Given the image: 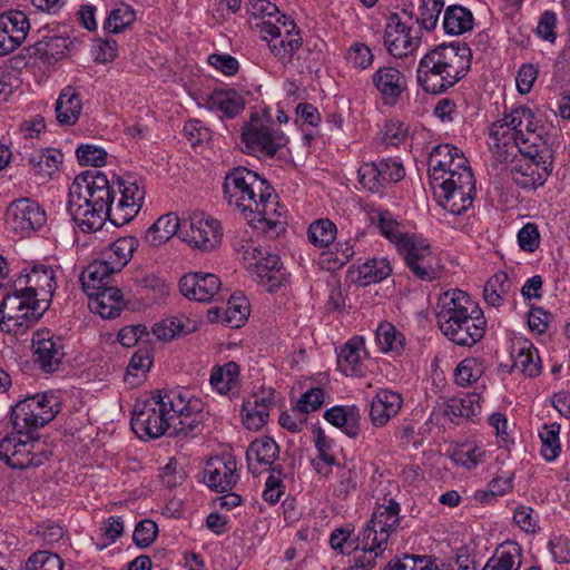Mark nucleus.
I'll return each instance as SVG.
<instances>
[{"mask_svg":"<svg viewBox=\"0 0 570 570\" xmlns=\"http://www.w3.org/2000/svg\"><path fill=\"white\" fill-rule=\"evenodd\" d=\"M538 120L533 110L520 105L505 112L489 127L488 145L500 163L512 161L510 169L513 181L524 189L542 186L552 171L550 156L531 154L522 145L535 146L540 140Z\"/></svg>","mask_w":570,"mask_h":570,"instance_id":"obj_1","label":"nucleus"},{"mask_svg":"<svg viewBox=\"0 0 570 570\" xmlns=\"http://www.w3.org/2000/svg\"><path fill=\"white\" fill-rule=\"evenodd\" d=\"M56 287L51 266L35 264L29 271L24 268L0 304V330L19 335L32 327L49 308Z\"/></svg>","mask_w":570,"mask_h":570,"instance_id":"obj_2","label":"nucleus"},{"mask_svg":"<svg viewBox=\"0 0 570 570\" xmlns=\"http://www.w3.org/2000/svg\"><path fill=\"white\" fill-rule=\"evenodd\" d=\"M224 197L247 224L271 237L284 228L282 207L272 185L245 167L230 170L224 180Z\"/></svg>","mask_w":570,"mask_h":570,"instance_id":"obj_3","label":"nucleus"},{"mask_svg":"<svg viewBox=\"0 0 570 570\" xmlns=\"http://www.w3.org/2000/svg\"><path fill=\"white\" fill-rule=\"evenodd\" d=\"M370 218L380 234L394 245L414 276L422 281L438 277L439 257L428 237L415 232L409 224L397 220L387 209H373Z\"/></svg>","mask_w":570,"mask_h":570,"instance_id":"obj_4","label":"nucleus"},{"mask_svg":"<svg viewBox=\"0 0 570 570\" xmlns=\"http://www.w3.org/2000/svg\"><path fill=\"white\" fill-rule=\"evenodd\" d=\"M116 186V180L110 184L100 170H88L76 178L69 189L67 209L82 232L101 229L107 218L112 224Z\"/></svg>","mask_w":570,"mask_h":570,"instance_id":"obj_5","label":"nucleus"},{"mask_svg":"<svg viewBox=\"0 0 570 570\" xmlns=\"http://www.w3.org/2000/svg\"><path fill=\"white\" fill-rule=\"evenodd\" d=\"M435 320L442 334L460 346H473L485 334L483 311L466 292L450 288L436 301Z\"/></svg>","mask_w":570,"mask_h":570,"instance_id":"obj_6","label":"nucleus"},{"mask_svg":"<svg viewBox=\"0 0 570 570\" xmlns=\"http://www.w3.org/2000/svg\"><path fill=\"white\" fill-rule=\"evenodd\" d=\"M472 53L466 45H440L419 61L416 80L428 94H441L458 83L470 70Z\"/></svg>","mask_w":570,"mask_h":570,"instance_id":"obj_7","label":"nucleus"},{"mask_svg":"<svg viewBox=\"0 0 570 570\" xmlns=\"http://www.w3.org/2000/svg\"><path fill=\"white\" fill-rule=\"evenodd\" d=\"M178 390L157 391L150 397L135 404L130 425L141 440L157 439L170 430L174 413H181L186 405Z\"/></svg>","mask_w":570,"mask_h":570,"instance_id":"obj_8","label":"nucleus"},{"mask_svg":"<svg viewBox=\"0 0 570 570\" xmlns=\"http://www.w3.org/2000/svg\"><path fill=\"white\" fill-rule=\"evenodd\" d=\"M232 247L236 259L261 286L273 292L283 284L285 274L279 256L263 247L248 232L235 235Z\"/></svg>","mask_w":570,"mask_h":570,"instance_id":"obj_9","label":"nucleus"},{"mask_svg":"<svg viewBox=\"0 0 570 570\" xmlns=\"http://www.w3.org/2000/svg\"><path fill=\"white\" fill-rule=\"evenodd\" d=\"M456 181L441 180L432 185L439 204L445 210L444 220L446 224L463 233L472 229V216L466 215L473 204L475 196V179L472 171L458 174Z\"/></svg>","mask_w":570,"mask_h":570,"instance_id":"obj_10","label":"nucleus"},{"mask_svg":"<svg viewBox=\"0 0 570 570\" xmlns=\"http://www.w3.org/2000/svg\"><path fill=\"white\" fill-rule=\"evenodd\" d=\"M61 411V404L53 392L37 393L18 401L11 406L9 422L14 434L39 438L37 432L50 423Z\"/></svg>","mask_w":570,"mask_h":570,"instance_id":"obj_11","label":"nucleus"},{"mask_svg":"<svg viewBox=\"0 0 570 570\" xmlns=\"http://www.w3.org/2000/svg\"><path fill=\"white\" fill-rule=\"evenodd\" d=\"M242 141L248 154L273 157L286 146L288 139L269 119L252 116L242 129Z\"/></svg>","mask_w":570,"mask_h":570,"instance_id":"obj_12","label":"nucleus"},{"mask_svg":"<svg viewBox=\"0 0 570 570\" xmlns=\"http://www.w3.org/2000/svg\"><path fill=\"white\" fill-rule=\"evenodd\" d=\"M401 507L393 499H383L376 503L372 518L361 530L357 540L365 541L370 547L382 548L386 550L389 539L401 525Z\"/></svg>","mask_w":570,"mask_h":570,"instance_id":"obj_13","label":"nucleus"},{"mask_svg":"<svg viewBox=\"0 0 570 570\" xmlns=\"http://www.w3.org/2000/svg\"><path fill=\"white\" fill-rule=\"evenodd\" d=\"M261 37L267 42L273 57L284 67L293 63L303 45V39L291 17L277 24H273L271 20L263 23Z\"/></svg>","mask_w":570,"mask_h":570,"instance_id":"obj_14","label":"nucleus"},{"mask_svg":"<svg viewBox=\"0 0 570 570\" xmlns=\"http://www.w3.org/2000/svg\"><path fill=\"white\" fill-rule=\"evenodd\" d=\"M216 463L219 464L216 465V492H227L216 497V502L222 509L229 511L242 504V497L236 492H229L239 480L237 459L230 444L216 445Z\"/></svg>","mask_w":570,"mask_h":570,"instance_id":"obj_15","label":"nucleus"},{"mask_svg":"<svg viewBox=\"0 0 570 570\" xmlns=\"http://www.w3.org/2000/svg\"><path fill=\"white\" fill-rule=\"evenodd\" d=\"M38 442L39 438H24V435L9 433L0 441V460L18 470L40 466L49 460L51 453L43 451L35 453Z\"/></svg>","mask_w":570,"mask_h":570,"instance_id":"obj_16","label":"nucleus"},{"mask_svg":"<svg viewBox=\"0 0 570 570\" xmlns=\"http://www.w3.org/2000/svg\"><path fill=\"white\" fill-rule=\"evenodd\" d=\"M116 193L119 197L112 207V225L122 226L129 223L138 214L145 199V189L141 188L136 179L121 178L116 179Z\"/></svg>","mask_w":570,"mask_h":570,"instance_id":"obj_17","label":"nucleus"},{"mask_svg":"<svg viewBox=\"0 0 570 570\" xmlns=\"http://www.w3.org/2000/svg\"><path fill=\"white\" fill-rule=\"evenodd\" d=\"M421 37L417 32L402 22L399 14L393 13L387 18L384 31V46L389 53L395 58H404L417 50Z\"/></svg>","mask_w":570,"mask_h":570,"instance_id":"obj_18","label":"nucleus"},{"mask_svg":"<svg viewBox=\"0 0 570 570\" xmlns=\"http://www.w3.org/2000/svg\"><path fill=\"white\" fill-rule=\"evenodd\" d=\"M453 166L455 169H461L459 173L472 171L469 161L464 154L454 145L440 144L432 148L429 154L428 170L431 185L440 183L446 174V168Z\"/></svg>","mask_w":570,"mask_h":570,"instance_id":"obj_19","label":"nucleus"},{"mask_svg":"<svg viewBox=\"0 0 570 570\" xmlns=\"http://www.w3.org/2000/svg\"><path fill=\"white\" fill-rule=\"evenodd\" d=\"M33 362L46 373L59 368L65 357V345L60 336L49 331H38L32 338Z\"/></svg>","mask_w":570,"mask_h":570,"instance_id":"obj_20","label":"nucleus"},{"mask_svg":"<svg viewBox=\"0 0 570 570\" xmlns=\"http://www.w3.org/2000/svg\"><path fill=\"white\" fill-rule=\"evenodd\" d=\"M276 404L275 390L262 387L243 403L242 422L249 431H259L267 423L269 411Z\"/></svg>","mask_w":570,"mask_h":570,"instance_id":"obj_21","label":"nucleus"},{"mask_svg":"<svg viewBox=\"0 0 570 570\" xmlns=\"http://www.w3.org/2000/svg\"><path fill=\"white\" fill-rule=\"evenodd\" d=\"M330 488L335 498H350L365 480V464L358 460H346L338 463L331 472Z\"/></svg>","mask_w":570,"mask_h":570,"instance_id":"obj_22","label":"nucleus"},{"mask_svg":"<svg viewBox=\"0 0 570 570\" xmlns=\"http://www.w3.org/2000/svg\"><path fill=\"white\" fill-rule=\"evenodd\" d=\"M371 80L386 106L399 104L403 94L407 90L405 75L394 66L379 67L372 73Z\"/></svg>","mask_w":570,"mask_h":570,"instance_id":"obj_23","label":"nucleus"},{"mask_svg":"<svg viewBox=\"0 0 570 570\" xmlns=\"http://www.w3.org/2000/svg\"><path fill=\"white\" fill-rule=\"evenodd\" d=\"M7 218L16 232L27 233L43 226L46 213L38 203L29 198H20L10 204Z\"/></svg>","mask_w":570,"mask_h":570,"instance_id":"obj_24","label":"nucleus"},{"mask_svg":"<svg viewBox=\"0 0 570 570\" xmlns=\"http://www.w3.org/2000/svg\"><path fill=\"white\" fill-rule=\"evenodd\" d=\"M214 219L204 210H194L188 218H181L180 238L193 247L208 250L213 247L208 230L213 229Z\"/></svg>","mask_w":570,"mask_h":570,"instance_id":"obj_25","label":"nucleus"},{"mask_svg":"<svg viewBox=\"0 0 570 570\" xmlns=\"http://www.w3.org/2000/svg\"><path fill=\"white\" fill-rule=\"evenodd\" d=\"M279 454V446L269 436H261L254 440L247 448L246 461L248 470L255 474L273 472V464Z\"/></svg>","mask_w":570,"mask_h":570,"instance_id":"obj_26","label":"nucleus"},{"mask_svg":"<svg viewBox=\"0 0 570 570\" xmlns=\"http://www.w3.org/2000/svg\"><path fill=\"white\" fill-rule=\"evenodd\" d=\"M403 405L402 395L391 389L376 391L370 403L368 417L375 428L385 426L391 419L395 417Z\"/></svg>","mask_w":570,"mask_h":570,"instance_id":"obj_27","label":"nucleus"},{"mask_svg":"<svg viewBox=\"0 0 570 570\" xmlns=\"http://www.w3.org/2000/svg\"><path fill=\"white\" fill-rule=\"evenodd\" d=\"M366 356L364 337L355 335L341 346L337 355L338 367L346 376L362 377L366 373Z\"/></svg>","mask_w":570,"mask_h":570,"instance_id":"obj_28","label":"nucleus"},{"mask_svg":"<svg viewBox=\"0 0 570 570\" xmlns=\"http://www.w3.org/2000/svg\"><path fill=\"white\" fill-rule=\"evenodd\" d=\"M511 357L513 368L528 377H537L542 371L541 360L534 345L525 340L518 338L512 343Z\"/></svg>","mask_w":570,"mask_h":570,"instance_id":"obj_29","label":"nucleus"},{"mask_svg":"<svg viewBox=\"0 0 570 570\" xmlns=\"http://www.w3.org/2000/svg\"><path fill=\"white\" fill-rule=\"evenodd\" d=\"M249 315V301L240 292L233 293L225 306L216 307V321L229 328H240L246 324Z\"/></svg>","mask_w":570,"mask_h":570,"instance_id":"obj_30","label":"nucleus"},{"mask_svg":"<svg viewBox=\"0 0 570 570\" xmlns=\"http://www.w3.org/2000/svg\"><path fill=\"white\" fill-rule=\"evenodd\" d=\"M180 293L190 301L210 303L214 298V275L188 273L179 281Z\"/></svg>","mask_w":570,"mask_h":570,"instance_id":"obj_31","label":"nucleus"},{"mask_svg":"<svg viewBox=\"0 0 570 570\" xmlns=\"http://www.w3.org/2000/svg\"><path fill=\"white\" fill-rule=\"evenodd\" d=\"M178 393L184 400L185 409L181 413H174L177 416L173 417V424H170V429H173V433L175 435L179 434H188L198 432V428L202 421V402L198 399H191L188 396L186 391L178 390Z\"/></svg>","mask_w":570,"mask_h":570,"instance_id":"obj_32","label":"nucleus"},{"mask_svg":"<svg viewBox=\"0 0 570 570\" xmlns=\"http://www.w3.org/2000/svg\"><path fill=\"white\" fill-rule=\"evenodd\" d=\"M87 295L92 299L90 308L102 318L117 317L125 306L122 294L117 287L104 286L100 289L90 291Z\"/></svg>","mask_w":570,"mask_h":570,"instance_id":"obj_33","label":"nucleus"},{"mask_svg":"<svg viewBox=\"0 0 570 570\" xmlns=\"http://www.w3.org/2000/svg\"><path fill=\"white\" fill-rule=\"evenodd\" d=\"M449 458L455 465L471 471L484 462L487 450L481 441L470 440L454 445L449 452Z\"/></svg>","mask_w":570,"mask_h":570,"instance_id":"obj_34","label":"nucleus"},{"mask_svg":"<svg viewBox=\"0 0 570 570\" xmlns=\"http://www.w3.org/2000/svg\"><path fill=\"white\" fill-rule=\"evenodd\" d=\"M522 548L514 541L501 543L482 570H519L522 563Z\"/></svg>","mask_w":570,"mask_h":570,"instance_id":"obj_35","label":"nucleus"},{"mask_svg":"<svg viewBox=\"0 0 570 570\" xmlns=\"http://www.w3.org/2000/svg\"><path fill=\"white\" fill-rule=\"evenodd\" d=\"M81 110L80 95L70 86L63 88L56 102V116L59 124L65 126L75 125L81 115Z\"/></svg>","mask_w":570,"mask_h":570,"instance_id":"obj_36","label":"nucleus"},{"mask_svg":"<svg viewBox=\"0 0 570 570\" xmlns=\"http://www.w3.org/2000/svg\"><path fill=\"white\" fill-rule=\"evenodd\" d=\"M181 218L175 213L160 216L145 234V242L150 246H159L168 242L174 235L180 237Z\"/></svg>","mask_w":570,"mask_h":570,"instance_id":"obj_37","label":"nucleus"},{"mask_svg":"<svg viewBox=\"0 0 570 570\" xmlns=\"http://www.w3.org/2000/svg\"><path fill=\"white\" fill-rule=\"evenodd\" d=\"M245 97L235 89L216 88V116L225 122L235 120L245 109Z\"/></svg>","mask_w":570,"mask_h":570,"instance_id":"obj_38","label":"nucleus"},{"mask_svg":"<svg viewBox=\"0 0 570 570\" xmlns=\"http://www.w3.org/2000/svg\"><path fill=\"white\" fill-rule=\"evenodd\" d=\"M561 425L557 422L543 423L538 429L540 455L546 462H554L562 452L560 440Z\"/></svg>","mask_w":570,"mask_h":570,"instance_id":"obj_39","label":"nucleus"},{"mask_svg":"<svg viewBox=\"0 0 570 570\" xmlns=\"http://www.w3.org/2000/svg\"><path fill=\"white\" fill-rule=\"evenodd\" d=\"M239 365L235 362H227L223 366H216V393L233 400L239 396Z\"/></svg>","mask_w":570,"mask_h":570,"instance_id":"obj_40","label":"nucleus"},{"mask_svg":"<svg viewBox=\"0 0 570 570\" xmlns=\"http://www.w3.org/2000/svg\"><path fill=\"white\" fill-rule=\"evenodd\" d=\"M375 343L385 354L401 355L405 350V337L392 323L381 322L375 331Z\"/></svg>","mask_w":570,"mask_h":570,"instance_id":"obj_41","label":"nucleus"},{"mask_svg":"<svg viewBox=\"0 0 570 570\" xmlns=\"http://www.w3.org/2000/svg\"><path fill=\"white\" fill-rule=\"evenodd\" d=\"M316 456L313 459V465L316 472L323 476H328L333 468L340 462L336 459L335 443L323 432L315 436Z\"/></svg>","mask_w":570,"mask_h":570,"instance_id":"obj_42","label":"nucleus"},{"mask_svg":"<svg viewBox=\"0 0 570 570\" xmlns=\"http://www.w3.org/2000/svg\"><path fill=\"white\" fill-rule=\"evenodd\" d=\"M198 323L185 316L168 317L158 322L153 327V334L164 342L174 340L177 335H186L198 330Z\"/></svg>","mask_w":570,"mask_h":570,"instance_id":"obj_43","label":"nucleus"},{"mask_svg":"<svg viewBox=\"0 0 570 570\" xmlns=\"http://www.w3.org/2000/svg\"><path fill=\"white\" fill-rule=\"evenodd\" d=\"M481 412V396L478 393H468L454 396L445 402L444 414L451 420L455 417L471 419Z\"/></svg>","mask_w":570,"mask_h":570,"instance_id":"obj_44","label":"nucleus"},{"mask_svg":"<svg viewBox=\"0 0 570 570\" xmlns=\"http://www.w3.org/2000/svg\"><path fill=\"white\" fill-rule=\"evenodd\" d=\"M184 131L191 144L195 154L203 156L206 160H210L213 155L212 131L204 127L200 120H190Z\"/></svg>","mask_w":570,"mask_h":570,"instance_id":"obj_45","label":"nucleus"},{"mask_svg":"<svg viewBox=\"0 0 570 570\" xmlns=\"http://www.w3.org/2000/svg\"><path fill=\"white\" fill-rule=\"evenodd\" d=\"M119 272L114 268L106 258L101 262H94L90 264L81 274L80 282L86 293H90L94 289H100L104 286H108V279L111 274Z\"/></svg>","mask_w":570,"mask_h":570,"instance_id":"obj_46","label":"nucleus"},{"mask_svg":"<svg viewBox=\"0 0 570 570\" xmlns=\"http://www.w3.org/2000/svg\"><path fill=\"white\" fill-rule=\"evenodd\" d=\"M473 21L472 12L469 9L453 4L445 9L443 28L445 33L459 36L472 30Z\"/></svg>","mask_w":570,"mask_h":570,"instance_id":"obj_47","label":"nucleus"},{"mask_svg":"<svg viewBox=\"0 0 570 570\" xmlns=\"http://www.w3.org/2000/svg\"><path fill=\"white\" fill-rule=\"evenodd\" d=\"M72 43V40L67 37H45L32 46L33 55L47 62L58 61L66 55Z\"/></svg>","mask_w":570,"mask_h":570,"instance_id":"obj_48","label":"nucleus"},{"mask_svg":"<svg viewBox=\"0 0 570 570\" xmlns=\"http://www.w3.org/2000/svg\"><path fill=\"white\" fill-rule=\"evenodd\" d=\"M355 281L366 286L385 279L392 273V266L387 258H373L364 262L356 268Z\"/></svg>","mask_w":570,"mask_h":570,"instance_id":"obj_49","label":"nucleus"},{"mask_svg":"<svg viewBox=\"0 0 570 570\" xmlns=\"http://www.w3.org/2000/svg\"><path fill=\"white\" fill-rule=\"evenodd\" d=\"M513 289V282L505 272L495 273L484 285V301L494 307L503 304L504 298Z\"/></svg>","mask_w":570,"mask_h":570,"instance_id":"obj_50","label":"nucleus"},{"mask_svg":"<svg viewBox=\"0 0 570 570\" xmlns=\"http://www.w3.org/2000/svg\"><path fill=\"white\" fill-rule=\"evenodd\" d=\"M137 245L138 240L132 236L119 237L104 252V257L114 265V268L121 271L129 262Z\"/></svg>","mask_w":570,"mask_h":570,"instance_id":"obj_51","label":"nucleus"},{"mask_svg":"<svg viewBox=\"0 0 570 570\" xmlns=\"http://www.w3.org/2000/svg\"><path fill=\"white\" fill-rule=\"evenodd\" d=\"M384 552L385 550L382 548L370 547L365 541H358V546L354 549V556L344 570H373L379 560L384 559Z\"/></svg>","mask_w":570,"mask_h":570,"instance_id":"obj_52","label":"nucleus"},{"mask_svg":"<svg viewBox=\"0 0 570 570\" xmlns=\"http://www.w3.org/2000/svg\"><path fill=\"white\" fill-rule=\"evenodd\" d=\"M337 236V227L330 218L313 220L307 228L308 242L317 248H327Z\"/></svg>","mask_w":570,"mask_h":570,"instance_id":"obj_53","label":"nucleus"},{"mask_svg":"<svg viewBox=\"0 0 570 570\" xmlns=\"http://www.w3.org/2000/svg\"><path fill=\"white\" fill-rule=\"evenodd\" d=\"M355 255L352 240L337 242L333 248L322 252L321 264L328 271L340 269L345 266Z\"/></svg>","mask_w":570,"mask_h":570,"instance_id":"obj_54","label":"nucleus"},{"mask_svg":"<svg viewBox=\"0 0 570 570\" xmlns=\"http://www.w3.org/2000/svg\"><path fill=\"white\" fill-rule=\"evenodd\" d=\"M484 373L483 361L479 357H465L456 365L453 377L456 385L465 387L476 383Z\"/></svg>","mask_w":570,"mask_h":570,"instance_id":"obj_55","label":"nucleus"},{"mask_svg":"<svg viewBox=\"0 0 570 570\" xmlns=\"http://www.w3.org/2000/svg\"><path fill=\"white\" fill-rule=\"evenodd\" d=\"M63 155L57 149H46L29 158L37 175L42 178L51 177L62 163Z\"/></svg>","mask_w":570,"mask_h":570,"instance_id":"obj_56","label":"nucleus"},{"mask_svg":"<svg viewBox=\"0 0 570 570\" xmlns=\"http://www.w3.org/2000/svg\"><path fill=\"white\" fill-rule=\"evenodd\" d=\"M135 20V10L129 4L119 3L106 18L104 30L108 33H118L131 26Z\"/></svg>","mask_w":570,"mask_h":570,"instance_id":"obj_57","label":"nucleus"},{"mask_svg":"<svg viewBox=\"0 0 570 570\" xmlns=\"http://www.w3.org/2000/svg\"><path fill=\"white\" fill-rule=\"evenodd\" d=\"M384 570H448L440 567L435 559L429 556L405 554L401 559L389 561Z\"/></svg>","mask_w":570,"mask_h":570,"instance_id":"obj_58","label":"nucleus"},{"mask_svg":"<svg viewBox=\"0 0 570 570\" xmlns=\"http://www.w3.org/2000/svg\"><path fill=\"white\" fill-rule=\"evenodd\" d=\"M358 417V410L355 406L345 409L344 406H334L324 413V419L336 428H344L350 436L356 435L354 422Z\"/></svg>","mask_w":570,"mask_h":570,"instance_id":"obj_59","label":"nucleus"},{"mask_svg":"<svg viewBox=\"0 0 570 570\" xmlns=\"http://www.w3.org/2000/svg\"><path fill=\"white\" fill-rule=\"evenodd\" d=\"M409 136V126L399 119L387 120L381 128L377 140L386 147H399Z\"/></svg>","mask_w":570,"mask_h":570,"instance_id":"obj_60","label":"nucleus"},{"mask_svg":"<svg viewBox=\"0 0 570 570\" xmlns=\"http://www.w3.org/2000/svg\"><path fill=\"white\" fill-rule=\"evenodd\" d=\"M250 12L256 18L255 27L262 33V24L269 21L274 24L282 22L283 19L288 18L286 14L281 13L278 8L267 0H253L250 2Z\"/></svg>","mask_w":570,"mask_h":570,"instance_id":"obj_61","label":"nucleus"},{"mask_svg":"<svg viewBox=\"0 0 570 570\" xmlns=\"http://www.w3.org/2000/svg\"><path fill=\"white\" fill-rule=\"evenodd\" d=\"M489 426L494 431L497 444L499 448H509L514 443L513 430L509 424V420L503 412H493L487 420Z\"/></svg>","mask_w":570,"mask_h":570,"instance_id":"obj_62","label":"nucleus"},{"mask_svg":"<svg viewBox=\"0 0 570 570\" xmlns=\"http://www.w3.org/2000/svg\"><path fill=\"white\" fill-rule=\"evenodd\" d=\"M513 487L512 474L499 475L492 479L487 490H479L474 493V499L481 503H489L497 497H502L511 491Z\"/></svg>","mask_w":570,"mask_h":570,"instance_id":"obj_63","label":"nucleus"},{"mask_svg":"<svg viewBox=\"0 0 570 570\" xmlns=\"http://www.w3.org/2000/svg\"><path fill=\"white\" fill-rule=\"evenodd\" d=\"M443 7V0H421L417 9V23L428 31L433 30L438 24Z\"/></svg>","mask_w":570,"mask_h":570,"instance_id":"obj_64","label":"nucleus"}]
</instances>
